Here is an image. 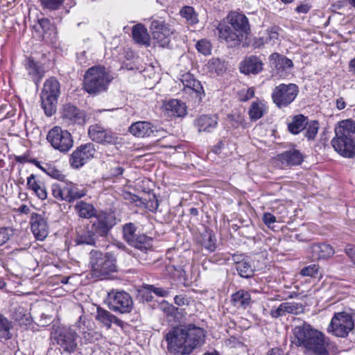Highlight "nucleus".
Listing matches in <instances>:
<instances>
[{
	"label": "nucleus",
	"mask_w": 355,
	"mask_h": 355,
	"mask_svg": "<svg viewBox=\"0 0 355 355\" xmlns=\"http://www.w3.org/2000/svg\"><path fill=\"white\" fill-rule=\"evenodd\" d=\"M30 224L31 231L37 240L44 241L49 234L47 218L43 214L32 213Z\"/></svg>",
	"instance_id": "17"
},
{
	"label": "nucleus",
	"mask_w": 355,
	"mask_h": 355,
	"mask_svg": "<svg viewBox=\"0 0 355 355\" xmlns=\"http://www.w3.org/2000/svg\"><path fill=\"white\" fill-rule=\"evenodd\" d=\"M77 338L78 333L71 327H62L58 331L56 340L64 351L71 353L77 347Z\"/></svg>",
	"instance_id": "14"
},
{
	"label": "nucleus",
	"mask_w": 355,
	"mask_h": 355,
	"mask_svg": "<svg viewBox=\"0 0 355 355\" xmlns=\"http://www.w3.org/2000/svg\"><path fill=\"white\" fill-rule=\"evenodd\" d=\"M146 207L151 211H155L158 209L159 203L155 195H153L152 198H150L147 201Z\"/></svg>",
	"instance_id": "55"
},
{
	"label": "nucleus",
	"mask_w": 355,
	"mask_h": 355,
	"mask_svg": "<svg viewBox=\"0 0 355 355\" xmlns=\"http://www.w3.org/2000/svg\"><path fill=\"white\" fill-rule=\"evenodd\" d=\"M232 304L239 309H245L252 302L251 295L248 291L239 290L232 295Z\"/></svg>",
	"instance_id": "29"
},
{
	"label": "nucleus",
	"mask_w": 355,
	"mask_h": 355,
	"mask_svg": "<svg viewBox=\"0 0 355 355\" xmlns=\"http://www.w3.org/2000/svg\"><path fill=\"white\" fill-rule=\"evenodd\" d=\"M43 171L46 172V173L50 177L58 180H63L65 178V175L58 169L55 167L48 166L46 168H42Z\"/></svg>",
	"instance_id": "49"
},
{
	"label": "nucleus",
	"mask_w": 355,
	"mask_h": 355,
	"mask_svg": "<svg viewBox=\"0 0 355 355\" xmlns=\"http://www.w3.org/2000/svg\"><path fill=\"white\" fill-rule=\"evenodd\" d=\"M227 22L242 40L250 33V28L247 17L237 12H230L227 17Z\"/></svg>",
	"instance_id": "18"
},
{
	"label": "nucleus",
	"mask_w": 355,
	"mask_h": 355,
	"mask_svg": "<svg viewBox=\"0 0 355 355\" xmlns=\"http://www.w3.org/2000/svg\"><path fill=\"white\" fill-rule=\"evenodd\" d=\"M36 176L34 174H31L28 178H27V186L28 189L33 191L35 189L36 187H37L42 182L40 181H36L35 180Z\"/></svg>",
	"instance_id": "56"
},
{
	"label": "nucleus",
	"mask_w": 355,
	"mask_h": 355,
	"mask_svg": "<svg viewBox=\"0 0 355 355\" xmlns=\"http://www.w3.org/2000/svg\"><path fill=\"white\" fill-rule=\"evenodd\" d=\"M52 194L58 200H64L65 187L62 189L60 184H53L51 187Z\"/></svg>",
	"instance_id": "50"
},
{
	"label": "nucleus",
	"mask_w": 355,
	"mask_h": 355,
	"mask_svg": "<svg viewBox=\"0 0 355 355\" xmlns=\"http://www.w3.org/2000/svg\"><path fill=\"white\" fill-rule=\"evenodd\" d=\"M216 29L218 31L219 40H224L230 46H236L240 44L241 39L228 22H219L216 26Z\"/></svg>",
	"instance_id": "21"
},
{
	"label": "nucleus",
	"mask_w": 355,
	"mask_h": 355,
	"mask_svg": "<svg viewBox=\"0 0 355 355\" xmlns=\"http://www.w3.org/2000/svg\"><path fill=\"white\" fill-rule=\"evenodd\" d=\"M96 235L90 227L89 229L78 234L76 239V242L78 245L86 244L89 245H94L96 243Z\"/></svg>",
	"instance_id": "39"
},
{
	"label": "nucleus",
	"mask_w": 355,
	"mask_h": 355,
	"mask_svg": "<svg viewBox=\"0 0 355 355\" xmlns=\"http://www.w3.org/2000/svg\"><path fill=\"white\" fill-rule=\"evenodd\" d=\"M13 328L12 321L0 314V339L8 340L12 338L11 330Z\"/></svg>",
	"instance_id": "40"
},
{
	"label": "nucleus",
	"mask_w": 355,
	"mask_h": 355,
	"mask_svg": "<svg viewBox=\"0 0 355 355\" xmlns=\"http://www.w3.org/2000/svg\"><path fill=\"white\" fill-rule=\"evenodd\" d=\"M91 228L97 237L106 236L116 224L115 218L111 214L100 213L95 216Z\"/></svg>",
	"instance_id": "15"
},
{
	"label": "nucleus",
	"mask_w": 355,
	"mask_h": 355,
	"mask_svg": "<svg viewBox=\"0 0 355 355\" xmlns=\"http://www.w3.org/2000/svg\"><path fill=\"white\" fill-rule=\"evenodd\" d=\"M123 168L120 166H116L111 168L112 175L114 176H118L123 173Z\"/></svg>",
	"instance_id": "63"
},
{
	"label": "nucleus",
	"mask_w": 355,
	"mask_h": 355,
	"mask_svg": "<svg viewBox=\"0 0 355 355\" xmlns=\"http://www.w3.org/2000/svg\"><path fill=\"white\" fill-rule=\"evenodd\" d=\"M307 122V117L297 114L293 117L291 122L288 125V128L292 134L297 135L305 128Z\"/></svg>",
	"instance_id": "37"
},
{
	"label": "nucleus",
	"mask_w": 355,
	"mask_h": 355,
	"mask_svg": "<svg viewBox=\"0 0 355 355\" xmlns=\"http://www.w3.org/2000/svg\"><path fill=\"white\" fill-rule=\"evenodd\" d=\"M331 144L334 150L343 157H355V123L352 120L339 122L335 128V137Z\"/></svg>",
	"instance_id": "3"
},
{
	"label": "nucleus",
	"mask_w": 355,
	"mask_h": 355,
	"mask_svg": "<svg viewBox=\"0 0 355 355\" xmlns=\"http://www.w3.org/2000/svg\"><path fill=\"white\" fill-rule=\"evenodd\" d=\"M111 80L112 78H110L105 67H93L85 72L83 83L84 89L87 93L96 95L106 92Z\"/></svg>",
	"instance_id": "4"
},
{
	"label": "nucleus",
	"mask_w": 355,
	"mask_h": 355,
	"mask_svg": "<svg viewBox=\"0 0 355 355\" xmlns=\"http://www.w3.org/2000/svg\"><path fill=\"white\" fill-rule=\"evenodd\" d=\"M83 316H80L78 320L76 322V323L71 327L73 329L76 331H78L79 334H85L86 333V327L85 324V321L83 320Z\"/></svg>",
	"instance_id": "54"
},
{
	"label": "nucleus",
	"mask_w": 355,
	"mask_h": 355,
	"mask_svg": "<svg viewBox=\"0 0 355 355\" xmlns=\"http://www.w3.org/2000/svg\"><path fill=\"white\" fill-rule=\"evenodd\" d=\"M196 47L198 51L205 55H208L211 53V45L207 40H200L196 44Z\"/></svg>",
	"instance_id": "47"
},
{
	"label": "nucleus",
	"mask_w": 355,
	"mask_h": 355,
	"mask_svg": "<svg viewBox=\"0 0 355 355\" xmlns=\"http://www.w3.org/2000/svg\"><path fill=\"white\" fill-rule=\"evenodd\" d=\"M10 239L8 230L5 227L0 228V246L6 243Z\"/></svg>",
	"instance_id": "57"
},
{
	"label": "nucleus",
	"mask_w": 355,
	"mask_h": 355,
	"mask_svg": "<svg viewBox=\"0 0 355 355\" xmlns=\"http://www.w3.org/2000/svg\"><path fill=\"white\" fill-rule=\"evenodd\" d=\"M163 107L168 116L184 117L187 113L186 104L178 99H171L164 103Z\"/></svg>",
	"instance_id": "24"
},
{
	"label": "nucleus",
	"mask_w": 355,
	"mask_h": 355,
	"mask_svg": "<svg viewBox=\"0 0 355 355\" xmlns=\"http://www.w3.org/2000/svg\"><path fill=\"white\" fill-rule=\"evenodd\" d=\"M354 327L353 316L347 312L335 313L328 327L329 333L332 335L345 338Z\"/></svg>",
	"instance_id": "7"
},
{
	"label": "nucleus",
	"mask_w": 355,
	"mask_h": 355,
	"mask_svg": "<svg viewBox=\"0 0 355 355\" xmlns=\"http://www.w3.org/2000/svg\"><path fill=\"white\" fill-rule=\"evenodd\" d=\"M267 355H286L284 351L279 348L272 349Z\"/></svg>",
	"instance_id": "64"
},
{
	"label": "nucleus",
	"mask_w": 355,
	"mask_h": 355,
	"mask_svg": "<svg viewBox=\"0 0 355 355\" xmlns=\"http://www.w3.org/2000/svg\"><path fill=\"white\" fill-rule=\"evenodd\" d=\"M150 29L154 40L160 46L164 47L168 45L170 37L173 33L171 26L162 21L153 20L151 22Z\"/></svg>",
	"instance_id": "16"
},
{
	"label": "nucleus",
	"mask_w": 355,
	"mask_h": 355,
	"mask_svg": "<svg viewBox=\"0 0 355 355\" xmlns=\"http://www.w3.org/2000/svg\"><path fill=\"white\" fill-rule=\"evenodd\" d=\"M108 308L121 314L129 313L133 308V300L129 293L123 291H111L107 295Z\"/></svg>",
	"instance_id": "8"
},
{
	"label": "nucleus",
	"mask_w": 355,
	"mask_h": 355,
	"mask_svg": "<svg viewBox=\"0 0 355 355\" xmlns=\"http://www.w3.org/2000/svg\"><path fill=\"white\" fill-rule=\"evenodd\" d=\"M207 67L211 74L217 75L223 73L226 69L225 62L216 58L211 59L208 62Z\"/></svg>",
	"instance_id": "43"
},
{
	"label": "nucleus",
	"mask_w": 355,
	"mask_h": 355,
	"mask_svg": "<svg viewBox=\"0 0 355 355\" xmlns=\"http://www.w3.org/2000/svg\"><path fill=\"white\" fill-rule=\"evenodd\" d=\"M75 210L81 218H90L96 216V210L92 204L83 200L78 201L76 203L75 205Z\"/></svg>",
	"instance_id": "35"
},
{
	"label": "nucleus",
	"mask_w": 355,
	"mask_h": 355,
	"mask_svg": "<svg viewBox=\"0 0 355 355\" xmlns=\"http://www.w3.org/2000/svg\"><path fill=\"white\" fill-rule=\"evenodd\" d=\"M345 252L350 260L355 264V246L352 245H347L345 248Z\"/></svg>",
	"instance_id": "58"
},
{
	"label": "nucleus",
	"mask_w": 355,
	"mask_h": 355,
	"mask_svg": "<svg viewBox=\"0 0 355 355\" xmlns=\"http://www.w3.org/2000/svg\"><path fill=\"white\" fill-rule=\"evenodd\" d=\"M96 153V149L93 143L82 144L71 153L70 164L73 168H78L92 159Z\"/></svg>",
	"instance_id": "13"
},
{
	"label": "nucleus",
	"mask_w": 355,
	"mask_h": 355,
	"mask_svg": "<svg viewBox=\"0 0 355 355\" xmlns=\"http://www.w3.org/2000/svg\"><path fill=\"white\" fill-rule=\"evenodd\" d=\"M319 266L316 264H311L303 268L300 271L302 276L313 277L318 272Z\"/></svg>",
	"instance_id": "51"
},
{
	"label": "nucleus",
	"mask_w": 355,
	"mask_h": 355,
	"mask_svg": "<svg viewBox=\"0 0 355 355\" xmlns=\"http://www.w3.org/2000/svg\"><path fill=\"white\" fill-rule=\"evenodd\" d=\"M35 195L41 200H44L47 197L46 189L43 182L33 191Z\"/></svg>",
	"instance_id": "52"
},
{
	"label": "nucleus",
	"mask_w": 355,
	"mask_h": 355,
	"mask_svg": "<svg viewBox=\"0 0 355 355\" xmlns=\"http://www.w3.org/2000/svg\"><path fill=\"white\" fill-rule=\"evenodd\" d=\"M309 10L310 6L308 4H301L295 8V11L299 13H307Z\"/></svg>",
	"instance_id": "62"
},
{
	"label": "nucleus",
	"mask_w": 355,
	"mask_h": 355,
	"mask_svg": "<svg viewBox=\"0 0 355 355\" xmlns=\"http://www.w3.org/2000/svg\"><path fill=\"white\" fill-rule=\"evenodd\" d=\"M298 93V87L295 84H280L273 89L272 99L277 107L282 108L290 105Z\"/></svg>",
	"instance_id": "9"
},
{
	"label": "nucleus",
	"mask_w": 355,
	"mask_h": 355,
	"mask_svg": "<svg viewBox=\"0 0 355 355\" xmlns=\"http://www.w3.org/2000/svg\"><path fill=\"white\" fill-rule=\"evenodd\" d=\"M263 221L268 227L272 228V225L276 223L277 219L273 214L266 212L263 214Z\"/></svg>",
	"instance_id": "53"
},
{
	"label": "nucleus",
	"mask_w": 355,
	"mask_h": 355,
	"mask_svg": "<svg viewBox=\"0 0 355 355\" xmlns=\"http://www.w3.org/2000/svg\"><path fill=\"white\" fill-rule=\"evenodd\" d=\"M205 246L206 248H207L209 251L213 252L215 250L216 245H215V239L214 236H211V234L209 236L208 239V243H205Z\"/></svg>",
	"instance_id": "60"
},
{
	"label": "nucleus",
	"mask_w": 355,
	"mask_h": 355,
	"mask_svg": "<svg viewBox=\"0 0 355 355\" xmlns=\"http://www.w3.org/2000/svg\"><path fill=\"white\" fill-rule=\"evenodd\" d=\"M277 159L284 166H293L301 164L304 156L299 150L293 148L278 155Z\"/></svg>",
	"instance_id": "22"
},
{
	"label": "nucleus",
	"mask_w": 355,
	"mask_h": 355,
	"mask_svg": "<svg viewBox=\"0 0 355 355\" xmlns=\"http://www.w3.org/2000/svg\"><path fill=\"white\" fill-rule=\"evenodd\" d=\"M37 31L42 30L43 39L54 37L56 34V28L53 24L47 18H42L38 20V24L35 26Z\"/></svg>",
	"instance_id": "32"
},
{
	"label": "nucleus",
	"mask_w": 355,
	"mask_h": 355,
	"mask_svg": "<svg viewBox=\"0 0 355 355\" xmlns=\"http://www.w3.org/2000/svg\"><path fill=\"white\" fill-rule=\"evenodd\" d=\"M236 270L239 275L244 278H249L253 275L254 270L252 266L246 261H242L236 263Z\"/></svg>",
	"instance_id": "44"
},
{
	"label": "nucleus",
	"mask_w": 355,
	"mask_h": 355,
	"mask_svg": "<svg viewBox=\"0 0 355 355\" xmlns=\"http://www.w3.org/2000/svg\"><path fill=\"white\" fill-rule=\"evenodd\" d=\"M303 306L295 302H283L277 309L270 311V315L274 318L286 315L287 313L297 315L303 311Z\"/></svg>",
	"instance_id": "23"
},
{
	"label": "nucleus",
	"mask_w": 355,
	"mask_h": 355,
	"mask_svg": "<svg viewBox=\"0 0 355 355\" xmlns=\"http://www.w3.org/2000/svg\"><path fill=\"white\" fill-rule=\"evenodd\" d=\"M181 80L185 87L191 89L196 93H200L202 90L200 82L196 80L191 73L184 74Z\"/></svg>",
	"instance_id": "42"
},
{
	"label": "nucleus",
	"mask_w": 355,
	"mask_h": 355,
	"mask_svg": "<svg viewBox=\"0 0 355 355\" xmlns=\"http://www.w3.org/2000/svg\"><path fill=\"white\" fill-rule=\"evenodd\" d=\"M26 69L29 76H31L33 80L37 84L44 76V70L41 65L34 62L31 59H28L26 64Z\"/></svg>",
	"instance_id": "34"
},
{
	"label": "nucleus",
	"mask_w": 355,
	"mask_h": 355,
	"mask_svg": "<svg viewBox=\"0 0 355 355\" xmlns=\"http://www.w3.org/2000/svg\"><path fill=\"white\" fill-rule=\"evenodd\" d=\"M180 14L189 25H196L199 21L198 14L191 6H183L180 11Z\"/></svg>",
	"instance_id": "41"
},
{
	"label": "nucleus",
	"mask_w": 355,
	"mask_h": 355,
	"mask_svg": "<svg viewBox=\"0 0 355 355\" xmlns=\"http://www.w3.org/2000/svg\"><path fill=\"white\" fill-rule=\"evenodd\" d=\"M205 329L194 324H180L164 334L167 350L171 355H190L205 341Z\"/></svg>",
	"instance_id": "1"
},
{
	"label": "nucleus",
	"mask_w": 355,
	"mask_h": 355,
	"mask_svg": "<svg viewBox=\"0 0 355 355\" xmlns=\"http://www.w3.org/2000/svg\"><path fill=\"white\" fill-rule=\"evenodd\" d=\"M217 123L216 117L209 115H202L195 121V125L199 132H210L216 128Z\"/></svg>",
	"instance_id": "28"
},
{
	"label": "nucleus",
	"mask_w": 355,
	"mask_h": 355,
	"mask_svg": "<svg viewBox=\"0 0 355 355\" xmlns=\"http://www.w3.org/2000/svg\"><path fill=\"white\" fill-rule=\"evenodd\" d=\"M130 132L138 137H149L153 133L151 124L147 121H137L129 128Z\"/></svg>",
	"instance_id": "30"
},
{
	"label": "nucleus",
	"mask_w": 355,
	"mask_h": 355,
	"mask_svg": "<svg viewBox=\"0 0 355 355\" xmlns=\"http://www.w3.org/2000/svg\"><path fill=\"white\" fill-rule=\"evenodd\" d=\"M96 320L102 323L107 329L111 328L112 323L120 327L123 326V322L121 320L119 319L110 311L101 307L97 308Z\"/></svg>",
	"instance_id": "26"
},
{
	"label": "nucleus",
	"mask_w": 355,
	"mask_h": 355,
	"mask_svg": "<svg viewBox=\"0 0 355 355\" xmlns=\"http://www.w3.org/2000/svg\"><path fill=\"white\" fill-rule=\"evenodd\" d=\"M254 96V89L253 87L243 89L238 92V96L240 101L246 102L252 98Z\"/></svg>",
	"instance_id": "48"
},
{
	"label": "nucleus",
	"mask_w": 355,
	"mask_h": 355,
	"mask_svg": "<svg viewBox=\"0 0 355 355\" xmlns=\"http://www.w3.org/2000/svg\"><path fill=\"white\" fill-rule=\"evenodd\" d=\"M263 62L260 56L251 55L245 57L240 63V71L244 74H258L263 69Z\"/></svg>",
	"instance_id": "20"
},
{
	"label": "nucleus",
	"mask_w": 355,
	"mask_h": 355,
	"mask_svg": "<svg viewBox=\"0 0 355 355\" xmlns=\"http://www.w3.org/2000/svg\"><path fill=\"white\" fill-rule=\"evenodd\" d=\"M304 136L307 138L308 140H313L315 138V136L318 134L319 130V123L317 121H311L310 122H307V124L305 125V128L304 129Z\"/></svg>",
	"instance_id": "45"
},
{
	"label": "nucleus",
	"mask_w": 355,
	"mask_h": 355,
	"mask_svg": "<svg viewBox=\"0 0 355 355\" xmlns=\"http://www.w3.org/2000/svg\"><path fill=\"white\" fill-rule=\"evenodd\" d=\"M132 35L135 42L146 46L150 45V36L144 25L138 24L134 26Z\"/></svg>",
	"instance_id": "31"
},
{
	"label": "nucleus",
	"mask_w": 355,
	"mask_h": 355,
	"mask_svg": "<svg viewBox=\"0 0 355 355\" xmlns=\"http://www.w3.org/2000/svg\"><path fill=\"white\" fill-rule=\"evenodd\" d=\"M270 65L274 67L277 72L286 71L293 67V64L291 60L280 55L277 53H272L269 56Z\"/></svg>",
	"instance_id": "27"
},
{
	"label": "nucleus",
	"mask_w": 355,
	"mask_h": 355,
	"mask_svg": "<svg viewBox=\"0 0 355 355\" xmlns=\"http://www.w3.org/2000/svg\"><path fill=\"white\" fill-rule=\"evenodd\" d=\"M310 252L313 259H327L331 257L335 251L334 248L327 243H315L310 247Z\"/></svg>",
	"instance_id": "25"
},
{
	"label": "nucleus",
	"mask_w": 355,
	"mask_h": 355,
	"mask_svg": "<svg viewBox=\"0 0 355 355\" xmlns=\"http://www.w3.org/2000/svg\"><path fill=\"white\" fill-rule=\"evenodd\" d=\"M292 343L302 347L304 353L310 355H329V338L309 324L302 322L293 330Z\"/></svg>",
	"instance_id": "2"
},
{
	"label": "nucleus",
	"mask_w": 355,
	"mask_h": 355,
	"mask_svg": "<svg viewBox=\"0 0 355 355\" xmlns=\"http://www.w3.org/2000/svg\"><path fill=\"white\" fill-rule=\"evenodd\" d=\"M232 121H234L235 123L233 125L237 127L239 125H243L245 121L244 116L240 114H232L230 116Z\"/></svg>",
	"instance_id": "59"
},
{
	"label": "nucleus",
	"mask_w": 355,
	"mask_h": 355,
	"mask_svg": "<svg viewBox=\"0 0 355 355\" xmlns=\"http://www.w3.org/2000/svg\"><path fill=\"white\" fill-rule=\"evenodd\" d=\"M60 94V83L55 78L47 79L41 92L42 107L46 116H51L56 112L58 98Z\"/></svg>",
	"instance_id": "6"
},
{
	"label": "nucleus",
	"mask_w": 355,
	"mask_h": 355,
	"mask_svg": "<svg viewBox=\"0 0 355 355\" xmlns=\"http://www.w3.org/2000/svg\"><path fill=\"white\" fill-rule=\"evenodd\" d=\"M86 195L84 189H80L73 184H69L65 187L64 200L69 202L80 199Z\"/></svg>",
	"instance_id": "38"
},
{
	"label": "nucleus",
	"mask_w": 355,
	"mask_h": 355,
	"mask_svg": "<svg viewBox=\"0 0 355 355\" xmlns=\"http://www.w3.org/2000/svg\"><path fill=\"white\" fill-rule=\"evenodd\" d=\"M42 6L50 10H56L62 5L64 0H39Z\"/></svg>",
	"instance_id": "46"
},
{
	"label": "nucleus",
	"mask_w": 355,
	"mask_h": 355,
	"mask_svg": "<svg viewBox=\"0 0 355 355\" xmlns=\"http://www.w3.org/2000/svg\"><path fill=\"white\" fill-rule=\"evenodd\" d=\"M46 139L53 148L62 153L68 152L73 144L71 134L59 126H55L49 131Z\"/></svg>",
	"instance_id": "10"
},
{
	"label": "nucleus",
	"mask_w": 355,
	"mask_h": 355,
	"mask_svg": "<svg viewBox=\"0 0 355 355\" xmlns=\"http://www.w3.org/2000/svg\"><path fill=\"white\" fill-rule=\"evenodd\" d=\"M89 266L97 277L105 276L116 271V259L112 253L103 254L92 250L89 253Z\"/></svg>",
	"instance_id": "5"
},
{
	"label": "nucleus",
	"mask_w": 355,
	"mask_h": 355,
	"mask_svg": "<svg viewBox=\"0 0 355 355\" xmlns=\"http://www.w3.org/2000/svg\"><path fill=\"white\" fill-rule=\"evenodd\" d=\"M153 293L155 295L159 297H167L170 294V291L168 289H164L160 287H156L154 285L146 284L143 287V290L141 291L142 297L146 301H151L152 296L149 295L150 293Z\"/></svg>",
	"instance_id": "36"
},
{
	"label": "nucleus",
	"mask_w": 355,
	"mask_h": 355,
	"mask_svg": "<svg viewBox=\"0 0 355 355\" xmlns=\"http://www.w3.org/2000/svg\"><path fill=\"white\" fill-rule=\"evenodd\" d=\"M266 112V106L263 101H253L248 110V114L251 120L257 121L261 119Z\"/></svg>",
	"instance_id": "33"
},
{
	"label": "nucleus",
	"mask_w": 355,
	"mask_h": 355,
	"mask_svg": "<svg viewBox=\"0 0 355 355\" xmlns=\"http://www.w3.org/2000/svg\"><path fill=\"white\" fill-rule=\"evenodd\" d=\"M136 230L135 224L126 223L123 227V237L130 245L139 250L141 254L146 253L150 248L151 239L145 235H137Z\"/></svg>",
	"instance_id": "11"
},
{
	"label": "nucleus",
	"mask_w": 355,
	"mask_h": 355,
	"mask_svg": "<svg viewBox=\"0 0 355 355\" xmlns=\"http://www.w3.org/2000/svg\"><path fill=\"white\" fill-rule=\"evenodd\" d=\"M62 117L68 124L83 125L86 121L85 112L71 104L63 106Z\"/></svg>",
	"instance_id": "19"
},
{
	"label": "nucleus",
	"mask_w": 355,
	"mask_h": 355,
	"mask_svg": "<svg viewBox=\"0 0 355 355\" xmlns=\"http://www.w3.org/2000/svg\"><path fill=\"white\" fill-rule=\"evenodd\" d=\"M175 303L178 306H183L188 303V300L182 295H176L174 298Z\"/></svg>",
	"instance_id": "61"
},
{
	"label": "nucleus",
	"mask_w": 355,
	"mask_h": 355,
	"mask_svg": "<svg viewBox=\"0 0 355 355\" xmlns=\"http://www.w3.org/2000/svg\"><path fill=\"white\" fill-rule=\"evenodd\" d=\"M88 135L93 141L102 145H116L119 143L117 133L99 124L90 125L88 128Z\"/></svg>",
	"instance_id": "12"
}]
</instances>
